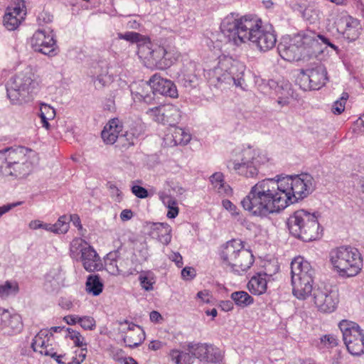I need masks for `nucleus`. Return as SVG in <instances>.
<instances>
[{
  "mask_svg": "<svg viewBox=\"0 0 364 364\" xmlns=\"http://www.w3.org/2000/svg\"><path fill=\"white\" fill-rule=\"evenodd\" d=\"M146 92L144 90L142 91L141 93H139L140 96V100H143L146 104H152L155 100L156 91L153 89H148L146 86L145 87Z\"/></svg>",
  "mask_w": 364,
  "mask_h": 364,
  "instance_id": "nucleus-50",
  "label": "nucleus"
},
{
  "mask_svg": "<svg viewBox=\"0 0 364 364\" xmlns=\"http://www.w3.org/2000/svg\"><path fill=\"white\" fill-rule=\"evenodd\" d=\"M70 250L73 257L80 255L84 268L91 271V245L82 238H75L70 243Z\"/></svg>",
  "mask_w": 364,
  "mask_h": 364,
  "instance_id": "nucleus-21",
  "label": "nucleus"
},
{
  "mask_svg": "<svg viewBox=\"0 0 364 364\" xmlns=\"http://www.w3.org/2000/svg\"><path fill=\"white\" fill-rule=\"evenodd\" d=\"M79 323L84 329H91V320L88 316L80 317Z\"/></svg>",
  "mask_w": 364,
  "mask_h": 364,
  "instance_id": "nucleus-57",
  "label": "nucleus"
},
{
  "mask_svg": "<svg viewBox=\"0 0 364 364\" xmlns=\"http://www.w3.org/2000/svg\"><path fill=\"white\" fill-rule=\"evenodd\" d=\"M197 297L200 299L203 302L208 303L209 300V292L207 290L198 291Z\"/></svg>",
  "mask_w": 364,
  "mask_h": 364,
  "instance_id": "nucleus-63",
  "label": "nucleus"
},
{
  "mask_svg": "<svg viewBox=\"0 0 364 364\" xmlns=\"http://www.w3.org/2000/svg\"><path fill=\"white\" fill-rule=\"evenodd\" d=\"M269 160L267 153L250 146L235 151L227 161V168L240 176L253 178L258 174L259 166Z\"/></svg>",
  "mask_w": 364,
  "mask_h": 364,
  "instance_id": "nucleus-3",
  "label": "nucleus"
},
{
  "mask_svg": "<svg viewBox=\"0 0 364 364\" xmlns=\"http://www.w3.org/2000/svg\"><path fill=\"white\" fill-rule=\"evenodd\" d=\"M223 206L228 210L232 215H238L239 211L235 205H234L230 200H223Z\"/></svg>",
  "mask_w": 364,
  "mask_h": 364,
  "instance_id": "nucleus-54",
  "label": "nucleus"
},
{
  "mask_svg": "<svg viewBox=\"0 0 364 364\" xmlns=\"http://www.w3.org/2000/svg\"><path fill=\"white\" fill-rule=\"evenodd\" d=\"M80 316L76 315H68L63 318V320L69 325H74L79 323Z\"/></svg>",
  "mask_w": 364,
  "mask_h": 364,
  "instance_id": "nucleus-60",
  "label": "nucleus"
},
{
  "mask_svg": "<svg viewBox=\"0 0 364 364\" xmlns=\"http://www.w3.org/2000/svg\"><path fill=\"white\" fill-rule=\"evenodd\" d=\"M163 203L168 208L167 217L168 218H175L178 214V208L176 200L169 196L161 197Z\"/></svg>",
  "mask_w": 364,
  "mask_h": 364,
  "instance_id": "nucleus-37",
  "label": "nucleus"
},
{
  "mask_svg": "<svg viewBox=\"0 0 364 364\" xmlns=\"http://www.w3.org/2000/svg\"><path fill=\"white\" fill-rule=\"evenodd\" d=\"M117 35L119 39H124L132 43H136L138 48L141 43L149 41V38L141 35L139 33L132 31H128L125 33H119Z\"/></svg>",
  "mask_w": 364,
  "mask_h": 364,
  "instance_id": "nucleus-38",
  "label": "nucleus"
},
{
  "mask_svg": "<svg viewBox=\"0 0 364 364\" xmlns=\"http://www.w3.org/2000/svg\"><path fill=\"white\" fill-rule=\"evenodd\" d=\"M11 165L9 161L6 149L0 151V173L4 176L11 174Z\"/></svg>",
  "mask_w": 364,
  "mask_h": 364,
  "instance_id": "nucleus-41",
  "label": "nucleus"
},
{
  "mask_svg": "<svg viewBox=\"0 0 364 364\" xmlns=\"http://www.w3.org/2000/svg\"><path fill=\"white\" fill-rule=\"evenodd\" d=\"M123 340L126 346L133 348L139 346L142 343L143 338L138 336L136 338H134L132 336L127 335Z\"/></svg>",
  "mask_w": 364,
  "mask_h": 364,
  "instance_id": "nucleus-51",
  "label": "nucleus"
},
{
  "mask_svg": "<svg viewBox=\"0 0 364 364\" xmlns=\"http://www.w3.org/2000/svg\"><path fill=\"white\" fill-rule=\"evenodd\" d=\"M6 151L11 166L18 165L19 163L34 159L36 156V154L34 151L23 146L9 148L6 149Z\"/></svg>",
  "mask_w": 364,
  "mask_h": 364,
  "instance_id": "nucleus-23",
  "label": "nucleus"
},
{
  "mask_svg": "<svg viewBox=\"0 0 364 364\" xmlns=\"http://www.w3.org/2000/svg\"><path fill=\"white\" fill-rule=\"evenodd\" d=\"M268 85L271 88L274 89L275 93L278 95V102L279 104L286 105L288 103V100L293 97L294 90L289 82L282 80L277 82L271 80L269 81Z\"/></svg>",
  "mask_w": 364,
  "mask_h": 364,
  "instance_id": "nucleus-26",
  "label": "nucleus"
},
{
  "mask_svg": "<svg viewBox=\"0 0 364 364\" xmlns=\"http://www.w3.org/2000/svg\"><path fill=\"white\" fill-rule=\"evenodd\" d=\"M31 44L35 51L45 55H51L55 51V41L53 35L43 30H38L33 33Z\"/></svg>",
  "mask_w": 364,
  "mask_h": 364,
  "instance_id": "nucleus-19",
  "label": "nucleus"
},
{
  "mask_svg": "<svg viewBox=\"0 0 364 364\" xmlns=\"http://www.w3.org/2000/svg\"><path fill=\"white\" fill-rule=\"evenodd\" d=\"M317 41L313 33H298L291 39L284 38L277 46L279 55L287 61H298L306 55H309V49Z\"/></svg>",
  "mask_w": 364,
  "mask_h": 364,
  "instance_id": "nucleus-9",
  "label": "nucleus"
},
{
  "mask_svg": "<svg viewBox=\"0 0 364 364\" xmlns=\"http://www.w3.org/2000/svg\"><path fill=\"white\" fill-rule=\"evenodd\" d=\"M220 307L224 311H229L233 309V302L232 301H223L220 303Z\"/></svg>",
  "mask_w": 364,
  "mask_h": 364,
  "instance_id": "nucleus-62",
  "label": "nucleus"
},
{
  "mask_svg": "<svg viewBox=\"0 0 364 364\" xmlns=\"http://www.w3.org/2000/svg\"><path fill=\"white\" fill-rule=\"evenodd\" d=\"M53 225V232L63 234L68 232L69 229V221L66 215L60 216Z\"/></svg>",
  "mask_w": 364,
  "mask_h": 364,
  "instance_id": "nucleus-42",
  "label": "nucleus"
},
{
  "mask_svg": "<svg viewBox=\"0 0 364 364\" xmlns=\"http://www.w3.org/2000/svg\"><path fill=\"white\" fill-rule=\"evenodd\" d=\"M141 133V129L136 127L132 128L130 130L126 131L124 134H122L119 139L124 142V146H133L136 144Z\"/></svg>",
  "mask_w": 364,
  "mask_h": 364,
  "instance_id": "nucleus-36",
  "label": "nucleus"
},
{
  "mask_svg": "<svg viewBox=\"0 0 364 364\" xmlns=\"http://www.w3.org/2000/svg\"><path fill=\"white\" fill-rule=\"evenodd\" d=\"M7 96L12 104H21L23 98L27 97L26 95L22 94V92L18 90L13 85L11 89L7 90Z\"/></svg>",
  "mask_w": 364,
  "mask_h": 364,
  "instance_id": "nucleus-44",
  "label": "nucleus"
},
{
  "mask_svg": "<svg viewBox=\"0 0 364 364\" xmlns=\"http://www.w3.org/2000/svg\"><path fill=\"white\" fill-rule=\"evenodd\" d=\"M315 271L302 257H295L291 262L292 293L300 300L307 299L313 291Z\"/></svg>",
  "mask_w": 364,
  "mask_h": 364,
  "instance_id": "nucleus-5",
  "label": "nucleus"
},
{
  "mask_svg": "<svg viewBox=\"0 0 364 364\" xmlns=\"http://www.w3.org/2000/svg\"><path fill=\"white\" fill-rule=\"evenodd\" d=\"M1 319L0 328L8 334L17 333L21 331L23 324L18 315H11L7 310H4Z\"/></svg>",
  "mask_w": 364,
  "mask_h": 364,
  "instance_id": "nucleus-25",
  "label": "nucleus"
},
{
  "mask_svg": "<svg viewBox=\"0 0 364 364\" xmlns=\"http://www.w3.org/2000/svg\"><path fill=\"white\" fill-rule=\"evenodd\" d=\"M104 265L97 252L92 248V271H100Z\"/></svg>",
  "mask_w": 364,
  "mask_h": 364,
  "instance_id": "nucleus-52",
  "label": "nucleus"
},
{
  "mask_svg": "<svg viewBox=\"0 0 364 364\" xmlns=\"http://www.w3.org/2000/svg\"><path fill=\"white\" fill-rule=\"evenodd\" d=\"M154 226V230L157 232L160 242L164 245H168L171 239L170 225L167 223H156Z\"/></svg>",
  "mask_w": 364,
  "mask_h": 364,
  "instance_id": "nucleus-35",
  "label": "nucleus"
},
{
  "mask_svg": "<svg viewBox=\"0 0 364 364\" xmlns=\"http://www.w3.org/2000/svg\"><path fill=\"white\" fill-rule=\"evenodd\" d=\"M86 352L85 349L81 348L75 351V355L72 357H69L66 354L59 355L55 358V361L58 364H80L86 357Z\"/></svg>",
  "mask_w": 364,
  "mask_h": 364,
  "instance_id": "nucleus-31",
  "label": "nucleus"
},
{
  "mask_svg": "<svg viewBox=\"0 0 364 364\" xmlns=\"http://www.w3.org/2000/svg\"><path fill=\"white\" fill-rule=\"evenodd\" d=\"M338 327L348 351L353 355L364 353V332L360 326L351 321L342 320Z\"/></svg>",
  "mask_w": 364,
  "mask_h": 364,
  "instance_id": "nucleus-12",
  "label": "nucleus"
},
{
  "mask_svg": "<svg viewBox=\"0 0 364 364\" xmlns=\"http://www.w3.org/2000/svg\"><path fill=\"white\" fill-rule=\"evenodd\" d=\"M214 190L222 196H228L232 193L231 187L225 181L221 172H216L210 177Z\"/></svg>",
  "mask_w": 364,
  "mask_h": 364,
  "instance_id": "nucleus-29",
  "label": "nucleus"
},
{
  "mask_svg": "<svg viewBox=\"0 0 364 364\" xmlns=\"http://www.w3.org/2000/svg\"><path fill=\"white\" fill-rule=\"evenodd\" d=\"M231 299L240 308H245L254 302L253 298L245 291L232 292L230 295Z\"/></svg>",
  "mask_w": 364,
  "mask_h": 364,
  "instance_id": "nucleus-34",
  "label": "nucleus"
},
{
  "mask_svg": "<svg viewBox=\"0 0 364 364\" xmlns=\"http://www.w3.org/2000/svg\"><path fill=\"white\" fill-rule=\"evenodd\" d=\"M33 159H31L18 165H14L11 168V174L9 176H15L16 178H23L28 176L32 171Z\"/></svg>",
  "mask_w": 364,
  "mask_h": 364,
  "instance_id": "nucleus-32",
  "label": "nucleus"
},
{
  "mask_svg": "<svg viewBox=\"0 0 364 364\" xmlns=\"http://www.w3.org/2000/svg\"><path fill=\"white\" fill-rule=\"evenodd\" d=\"M165 117V124L173 125L178 122L181 117V112L178 107L172 104L164 105V108L161 110Z\"/></svg>",
  "mask_w": 364,
  "mask_h": 364,
  "instance_id": "nucleus-30",
  "label": "nucleus"
},
{
  "mask_svg": "<svg viewBox=\"0 0 364 364\" xmlns=\"http://www.w3.org/2000/svg\"><path fill=\"white\" fill-rule=\"evenodd\" d=\"M267 274L257 273L254 275L247 284L249 291L255 295H261L267 291Z\"/></svg>",
  "mask_w": 364,
  "mask_h": 364,
  "instance_id": "nucleus-27",
  "label": "nucleus"
},
{
  "mask_svg": "<svg viewBox=\"0 0 364 364\" xmlns=\"http://www.w3.org/2000/svg\"><path fill=\"white\" fill-rule=\"evenodd\" d=\"M218 63L213 69L207 71L206 75L210 85L218 86L219 84L232 83L236 87H242L245 80L242 78V72L235 76V72L237 70L236 65H233L231 58L227 56L220 57Z\"/></svg>",
  "mask_w": 364,
  "mask_h": 364,
  "instance_id": "nucleus-10",
  "label": "nucleus"
},
{
  "mask_svg": "<svg viewBox=\"0 0 364 364\" xmlns=\"http://www.w3.org/2000/svg\"><path fill=\"white\" fill-rule=\"evenodd\" d=\"M188 353L172 350L170 355L176 364H191L190 354L205 363H218L223 359L221 350L213 346L206 343H190L188 345Z\"/></svg>",
  "mask_w": 364,
  "mask_h": 364,
  "instance_id": "nucleus-8",
  "label": "nucleus"
},
{
  "mask_svg": "<svg viewBox=\"0 0 364 364\" xmlns=\"http://www.w3.org/2000/svg\"><path fill=\"white\" fill-rule=\"evenodd\" d=\"M262 23L261 19L255 16L231 13L222 21L220 29L233 45L250 41L260 51L266 52L275 46L277 36L272 26L262 27Z\"/></svg>",
  "mask_w": 364,
  "mask_h": 364,
  "instance_id": "nucleus-2",
  "label": "nucleus"
},
{
  "mask_svg": "<svg viewBox=\"0 0 364 364\" xmlns=\"http://www.w3.org/2000/svg\"><path fill=\"white\" fill-rule=\"evenodd\" d=\"M328 80L327 70L323 65L301 69L296 82L303 90H317L322 87Z\"/></svg>",
  "mask_w": 364,
  "mask_h": 364,
  "instance_id": "nucleus-13",
  "label": "nucleus"
},
{
  "mask_svg": "<svg viewBox=\"0 0 364 364\" xmlns=\"http://www.w3.org/2000/svg\"><path fill=\"white\" fill-rule=\"evenodd\" d=\"M146 87L153 89L156 92L171 97H176L178 91L173 82L169 80L164 79L158 74H154L146 82Z\"/></svg>",
  "mask_w": 364,
  "mask_h": 364,
  "instance_id": "nucleus-20",
  "label": "nucleus"
},
{
  "mask_svg": "<svg viewBox=\"0 0 364 364\" xmlns=\"http://www.w3.org/2000/svg\"><path fill=\"white\" fill-rule=\"evenodd\" d=\"M313 296L318 309L325 313L333 312L338 303L336 293L326 288L314 289Z\"/></svg>",
  "mask_w": 364,
  "mask_h": 364,
  "instance_id": "nucleus-17",
  "label": "nucleus"
},
{
  "mask_svg": "<svg viewBox=\"0 0 364 364\" xmlns=\"http://www.w3.org/2000/svg\"><path fill=\"white\" fill-rule=\"evenodd\" d=\"M66 338L72 340L76 346L82 347L85 345V338L78 331L73 330V328H68Z\"/></svg>",
  "mask_w": 364,
  "mask_h": 364,
  "instance_id": "nucleus-46",
  "label": "nucleus"
},
{
  "mask_svg": "<svg viewBox=\"0 0 364 364\" xmlns=\"http://www.w3.org/2000/svg\"><path fill=\"white\" fill-rule=\"evenodd\" d=\"M163 343L159 341H152L149 344V348L153 350H157L162 348Z\"/></svg>",
  "mask_w": 364,
  "mask_h": 364,
  "instance_id": "nucleus-64",
  "label": "nucleus"
},
{
  "mask_svg": "<svg viewBox=\"0 0 364 364\" xmlns=\"http://www.w3.org/2000/svg\"><path fill=\"white\" fill-rule=\"evenodd\" d=\"M195 63L188 62L181 70L178 75V81L187 88L196 87L198 84V77Z\"/></svg>",
  "mask_w": 364,
  "mask_h": 364,
  "instance_id": "nucleus-24",
  "label": "nucleus"
},
{
  "mask_svg": "<svg viewBox=\"0 0 364 364\" xmlns=\"http://www.w3.org/2000/svg\"><path fill=\"white\" fill-rule=\"evenodd\" d=\"M68 221L69 223L70 222H72L73 224L78 228V230H80V234L83 236L84 235V233L82 232L83 231V228H82V225L81 224V222H80V217L77 215V214H73V215H70V218H68Z\"/></svg>",
  "mask_w": 364,
  "mask_h": 364,
  "instance_id": "nucleus-55",
  "label": "nucleus"
},
{
  "mask_svg": "<svg viewBox=\"0 0 364 364\" xmlns=\"http://www.w3.org/2000/svg\"><path fill=\"white\" fill-rule=\"evenodd\" d=\"M348 98L347 92H343L339 100L334 102L332 106V112L335 114H341L345 109V105Z\"/></svg>",
  "mask_w": 364,
  "mask_h": 364,
  "instance_id": "nucleus-45",
  "label": "nucleus"
},
{
  "mask_svg": "<svg viewBox=\"0 0 364 364\" xmlns=\"http://www.w3.org/2000/svg\"><path fill=\"white\" fill-rule=\"evenodd\" d=\"M137 54L145 66L151 69L164 70L172 65L166 50L163 46L154 45L150 40L139 44Z\"/></svg>",
  "mask_w": 364,
  "mask_h": 364,
  "instance_id": "nucleus-11",
  "label": "nucleus"
},
{
  "mask_svg": "<svg viewBox=\"0 0 364 364\" xmlns=\"http://www.w3.org/2000/svg\"><path fill=\"white\" fill-rule=\"evenodd\" d=\"M166 140L170 146L186 145L191 140V135L180 127H175L166 136Z\"/></svg>",
  "mask_w": 364,
  "mask_h": 364,
  "instance_id": "nucleus-28",
  "label": "nucleus"
},
{
  "mask_svg": "<svg viewBox=\"0 0 364 364\" xmlns=\"http://www.w3.org/2000/svg\"><path fill=\"white\" fill-rule=\"evenodd\" d=\"M289 232L295 237L304 242L314 240L319 237V223L315 213L300 209L287 219Z\"/></svg>",
  "mask_w": 364,
  "mask_h": 364,
  "instance_id": "nucleus-6",
  "label": "nucleus"
},
{
  "mask_svg": "<svg viewBox=\"0 0 364 364\" xmlns=\"http://www.w3.org/2000/svg\"><path fill=\"white\" fill-rule=\"evenodd\" d=\"M31 348L41 355L55 358L59 355L55 350L56 343L53 334L48 329H41L33 338Z\"/></svg>",
  "mask_w": 364,
  "mask_h": 364,
  "instance_id": "nucleus-15",
  "label": "nucleus"
},
{
  "mask_svg": "<svg viewBox=\"0 0 364 364\" xmlns=\"http://www.w3.org/2000/svg\"><path fill=\"white\" fill-rule=\"evenodd\" d=\"M27 14L23 0H14L5 10L2 17L4 27L9 31L17 30L25 21Z\"/></svg>",
  "mask_w": 364,
  "mask_h": 364,
  "instance_id": "nucleus-14",
  "label": "nucleus"
},
{
  "mask_svg": "<svg viewBox=\"0 0 364 364\" xmlns=\"http://www.w3.org/2000/svg\"><path fill=\"white\" fill-rule=\"evenodd\" d=\"M338 343V340L336 336L333 335H325L321 338V345L323 348H333L336 347Z\"/></svg>",
  "mask_w": 364,
  "mask_h": 364,
  "instance_id": "nucleus-47",
  "label": "nucleus"
},
{
  "mask_svg": "<svg viewBox=\"0 0 364 364\" xmlns=\"http://www.w3.org/2000/svg\"><path fill=\"white\" fill-rule=\"evenodd\" d=\"M133 217V213L129 209H124L120 213V218L122 221L130 220Z\"/></svg>",
  "mask_w": 364,
  "mask_h": 364,
  "instance_id": "nucleus-61",
  "label": "nucleus"
},
{
  "mask_svg": "<svg viewBox=\"0 0 364 364\" xmlns=\"http://www.w3.org/2000/svg\"><path fill=\"white\" fill-rule=\"evenodd\" d=\"M40 112L41 119H53L55 115V109L52 107L45 104L41 105Z\"/></svg>",
  "mask_w": 364,
  "mask_h": 364,
  "instance_id": "nucleus-49",
  "label": "nucleus"
},
{
  "mask_svg": "<svg viewBox=\"0 0 364 364\" xmlns=\"http://www.w3.org/2000/svg\"><path fill=\"white\" fill-rule=\"evenodd\" d=\"M12 84L27 97H32L40 90L38 77L31 71L22 72L15 75Z\"/></svg>",
  "mask_w": 364,
  "mask_h": 364,
  "instance_id": "nucleus-16",
  "label": "nucleus"
},
{
  "mask_svg": "<svg viewBox=\"0 0 364 364\" xmlns=\"http://www.w3.org/2000/svg\"><path fill=\"white\" fill-rule=\"evenodd\" d=\"M170 258L176 263L178 267H181L183 266V258L178 252L173 253Z\"/></svg>",
  "mask_w": 364,
  "mask_h": 364,
  "instance_id": "nucleus-59",
  "label": "nucleus"
},
{
  "mask_svg": "<svg viewBox=\"0 0 364 364\" xmlns=\"http://www.w3.org/2000/svg\"><path fill=\"white\" fill-rule=\"evenodd\" d=\"M141 287L146 291L153 289V284L156 282L154 275L151 272H144L140 274L139 277Z\"/></svg>",
  "mask_w": 364,
  "mask_h": 364,
  "instance_id": "nucleus-39",
  "label": "nucleus"
},
{
  "mask_svg": "<svg viewBox=\"0 0 364 364\" xmlns=\"http://www.w3.org/2000/svg\"><path fill=\"white\" fill-rule=\"evenodd\" d=\"M132 193L139 198H146L148 196V191L140 186H134L132 188Z\"/></svg>",
  "mask_w": 364,
  "mask_h": 364,
  "instance_id": "nucleus-53",
  "label": "nucleus"
},
{
  "mask_svg": "<svg viewBox=\"0 0 364 364\" xmlns=\"http://www.w3.org/2000/svg\"><path fill=\"white\" fill-rule=\"evenodd\" d=\"M315 187L314 178L308 173L265 178L251 188L241 205L253 215L266 217L307 197Z\"/></svg>",
  "mask_w": 364,
  "mask_h": 364,
  "instance_id": "nucleus-1",
  "label": "nucleus"
},
{
  "mask_svg": "<svg viewBox=\"0 0 364 364\" xmlns=\"http://www.w3.org/2000/svg\"><path fill=\"white\" fill-rule=\"evenodd\" d=\"M101 70L100 73L97 74L94 84L96 88H102L107 84L112 82V76L108 74V67L106 63H103L102 65L95 68V73L97 74L98 69Z\"/></svg>",
  "mask_w": 364,
  "mask_h": 364,
  "instance_id": "nucleus-33",
  "label": "nucleus"
},
{
  "mask_svg": "<svg viewBox=\"0 0 364 364\" xmlns=\"http://www.w3.org/2000/svg\"><path fill=\"white\" fill-rule=\"evenodd\" d=\"M330 261L341 277L356 276L363 267V258L359 251L354 247L342 246L331 250Z\"/></svg>",
  "mask_w": 364,
  "mask_h": 364,
  "instance_id": "nucleus-7",
  "label": "nucleus"
},
{
  "mask_svg": "<svg viewBox=\"0 0 364 364\" xmlns=\"http://www.w3.org/2000/svg\"><path fill=\"white\" fill-rule=\"evenodd\" d=\"M181 276L185 279H193L196 276V271L192 267H186L181 271Z\"/></svg>",
  "mask_w": 364,
  "mask_h": 364,
  "instance_id": "nucleus-56",
  "label": "nucleus"
},
{
  "mask_svg": "<svg viewBox=\"0 0 364 364\" xmlns=\"http://www.w3.org/2000/svg\"><path fill=\"white\" fill-rule=\"evenodd\" d=\"M164 108V105H160L158 107H154L153 108H150L146 111V114L152 118L153 120L165 124V116L161 112V110Z\"/></svg>",
  "mask_w": 364,
  "mask_h": 364,
  "instance_id": "nucleus-43",
  "label": "nucleus"
},
{
  "mask_svg": "<svg viewBox=\"0 0 364 364\" xmlns=\"http://www.w3.org/2000/svg\"><path fill=\"white\" fill-rule=\"evenodd\" d=\"M220 255L223 266L237 274L247 271L255 261L252 252L244 247L241 240L235 239L226 242Z\"/></svg>",
  "mask_w": 364,
  "mask_h": 364,
  "instance_id": "nucleus-4",
  "label": "nucleus"
},
{
  "mask_svg": "<svg viewBox=\"0 0 364 364\" xmlns=\"http://www.w3.org/2000/svg\"><path fill=\"white\" fill-rule=\"evenodd\" d=\"M122 123L118 118L110 119L101 132L102 139L107 144H113L120 137L122 132Z\"/></svg>",
  "mask_w": 364,
  "mask_h": 364,
  "instance_id": "nucleus-22",
  "label": "nucleus"
},
{
  "mask_svg": "<svg viewBox=\"0 0 364 364\" xmlns=\"http://www.w3.org/2000/svg\"><path fill=\"white\" fill-rule=\"evenodd\" d=\"M59 305L63 309L66 310L70 309L73 306L72 301L68 298H61L59 302Z\"/></svg>",
  "mask_w": 364,
  "mask_h": 364,
  "instance_id": "nucleus-58",
  "label": "nucleus"
},
{
  "mask_svg": "<svg viewBox=\"0 0 364 364\" xmlns=\"http://www.w3.org/2000/svg\"><path fill=\"white\" fill-rule=\"evenodd\" d=\"M104 289L103 281L98 274H92V296L100 295Z\"/></svg>",
  "mask_w": 364,
  "mask_h": 364,
  "instance_id": "nucleus-48",
  "label": "nucleus"
},
{
  "mask_svg": "<svg viewBox=\"0 0 364 364\" xmlns=\"http://www.w3.org/2000/svg\"><path fill=\"white\" fill-rule=\"evenodd\" d=\"M18 291V285L16 282L6 281L3 285L0 286V297L4 298L9 296L12 293Z\"/></svg>",
  "mask_w": 364,
  "mask_h": 364,
  "instance_id": "nucleus-40",
  "label": "nucleus"
},
{
  "mask_svg": "<svg viewBox=\"0 0 364 364\" xmlns=\"http://www.w3.org/2000/svg\"><path fill=\"white\" fill-rule=\"evenodd\" d=\"M337 31L349 41L356 40L360 35V21L349 15L341 16L336 22Z\"/></svg>",
  "mask_w": 364,
  "mask_h": 364,
  "instance_id": "nucleus-18",
  "label": "nucleus"
}]
</instances>
